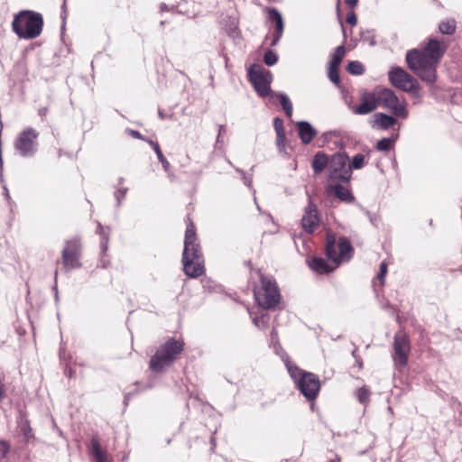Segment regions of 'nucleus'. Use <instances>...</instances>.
<instances>
[{
    "label": "nucleus",
    "instance_id": "40",
    "mask_svg": "<svg viewBox=\"0 0 462 462\" xmlns=\"http://www.w3.org/2000/svg\"><path fill=\"white\" fill-rule=\"evenodd\" d=\"M129 134H130L134 138L143 139L142 134H141L138 131H135V130H130V131H129Z\"/></svg>",
    "mask_w": 462,
    "mask_h": 462
},
{
    "label": "nucleus",
    "instance_id": "41",
    "mask_svg": "<svg viewBox=\"0 0 462 462\" xmlns=\"http://www.w3.org/2000/svg\"><path fill=\"white\" fill-rule=\"evenodd\" d=\"M125 192H126V189H124V190H118L116 193V197L118 200H120L121 199H123L125 196Z\"/></svg>",
    "mask_w": 462,
    "mask_h": 462
},
{
    "label": "nucleus",
    "instance_id": "22",
    "mask_svg": "<svg viewBox=\"0 0 462 462\" xmlns=\"http://www.w3.org/2000/svg\"><path fill=\"white\" fill-rule=\"evenodd\" d=\"M328 163V156L323 152H318L312 161V168L315 173L322 172Z\"/></svg>",
    "mask_w": 462,
    "mask_h": 462
},
{
    "label": "nucleus",
    "instance_id": "5",
    "mask_svg": "<svg viewBox=\"0 0 462 462\" xmlns=\"http://www.w3.org/2000/svg\"><path fill=\"white\" fill-rule=\"evenodd\" d=\"M183 342L180 340L170 339L162 345L152 357L150 366L153 371H162L164 367L171 365L176 356L183 350Z\"/></svg>",
    "mask_w": 462,
    "mask_h": 462
},
{
    "label": "nucleus",
    "instance_id": "14",
    "mask_svg": "<svg viewBox=\"0 0 462 462\" xmlns=\"http://www.w3.org/2000/svg\"><path fill=\"white\" fill-rule=\"evenodd\" d=\"M80 242L78 238H72L66 242L62 251V263L67 269H75L80 266Z\"/></svg>",
    "mask_w": 462,
    "mask_h": 462
},
{
    "label": "nucleus",
    "instance_id": "33",
    "mask_svg": "<svg viewBox=\"0 0 462 462\" xmlns=\"http://www.w3.org/2000/svg\"><path fill=\"white\" fill-rule=\"evenodd\" d=\"M337 69L338 68L334 66L329 65L328 67V78L333 83L337 85L339 83V75Z\"/></svg>",
    "mask_w": 462,
    "mask_h": 462
},
{
    "label": "nucleus",
    "instance_id": "35",
    "mask_svg": "<svg viewBox=\"0 0 462 462\" xmlns=\"http://www.w3.org/2000/svg\"><path fill=\"white\" fill-rule=\"evenodd\" d=\"M273 125H274V128H275L276 134L284 133V131H283V122H282V119L275 118L274 122H273Z\"/></svg>",
    "mask_w": 462,
    "mask_h": 462
},
{
    "label": "nucleus",
    "instance_id": "30",
    "mask_svg": "<svg viewBox=\"0 0 462 462\" xmlns=\"http://www.w3.org/2000/svg\"><path fill=\"white\" fill-rule=\"evenodd\" d=\"M269 321L267 314L262 313L260 316L254 317L253 322L259 328H265Z\"/></svg>",
    "mask_w": 462,
    "mask_h": 462
},
{
    "label": "nucleus",
    "instance_id": "11",
    "mask_svg": "<svg viewBox=\"0 0 462 462\" xmlns=\"http://www.w3.org/2000/svg\"><path fill=\"white\" fill-rule=\"evenodd\" d=\"M347 162L348 157L346 153L338 152L334 154L329 162V178L331 180L348 181L352 171L347 166Z\"/></svg>",
    "mask_w": 462,
    "mask_h": 462
},
{
    "label": "nucleus",
    "instance_id": "8",
    "mask_svg": "<svg viewBox=\"0 0 462 462\" xmlns=\"http://www.w3.org/2000/svg\"><path fill=\"white\" fill-rule=\"evenodd\" d=\"M377 98L379 105L390 110L394 116L402 118L408 116L405 99L398 97L392 89L378 88Z\"/></svg>",
    "mask_w": 462,
    "mask_h": 462
},
{
    "label": "nucleus",
    "instance_id": "39",
    "mask_svg": "<svg viewBox=\"0 0 462 462\" xmlns=\"http://www.w3.org/2000/svg\"><path fill=\"white\" fill-rule=\"evenodd\" d=\"M285 134L284 133L277 134V145L280 149L284 146Z\"/></svg>",
    "mask_w": 462,
    "mask_h": 462
},
{
    "label": "nucleus",
    "instance_id": "6",
    "mask_svg": "<svg viewBox=\"0 0 462 462\" xmlns=\"http://www.w3.org/2000/svg\"><path fill=\"white\" fill-rule=\"evenodd\" d=\"M352 245L346 238L337 240L334 235L327 236L326 252L329 261L338 265L341 262L348 261L352 255Z\"/></svg>",
    "mask_w": 462,
    "mask_h": 462
},
{
    "label": "nucleus",
    "instance_id": "2",
    "mask_svg": "<svg viewBox=\"0 0 462 462\" xmlns=\"http://www.w3.org/2000/svg\"><path fill=\"white\" fill-rule=\"evenodd\" d=\"M182 262L183 270L188 276L196 278L203 273L204 266L199 245L197 243L195 226L190 221L185 232Z\"/></svg>",
    "mask_w": 462,
    "mask_h": 462
},
{
    "label": "nucleus",
    "instance_id": "44",
    "mask_svg": "<svg viewBox=\"0 0 462 462\" xmlns=\"http://www.w3.org/2000/svg\"><path fill=\"white\" fill-rule=\"evenodd\" d=\"M245 183L247 185V186H250L251 185V181L248 180L246 178H245Z\"/></svg>",
    "mask_w": 462,
    "mask_h": 462
},
{
    "label": "nucleus",
    "instance_id": "15",
    "mask_svg": "<svg viewBox=\"0 0 462 462\" xmlns=\"http://www.w3.org/2000/svg\"><path fill=\"white\" fill-rule=\"evenodd\" d=\"M379 106L377 89L372 92H364L361 95V104L353 108V112L358 115H367L376 109Z\"/></svg>",
    "mask_w": 462,
    "mask_h": 462
},
{
    "label": "nucleus",
    "instance_id": "25",
    "mask_svg": "<svg viewBox=\"0 0 462 462\" xmlns=\"http://www.w3.org/2000/svg\"><path fill=\"white\" fill-rule=\"evenodd\" d=\"M149 144L152 147V149L156 152L157 157H158L159 161L162 162L164 171H168L169 169H170V163L166 160L164 155L162 154V151L160 149L159 144L157 143L152 142V141H149Z\"/></svg>",
    "mask_w": 462,
    "mask_h": 462
},
{
    "label": "nucleus",
    "instance_id": "16",
    "mask_svg": "<svg viewBox=\"0 0 462 462\" xmlns=\"http://www.w3.org/2000/svg\"><path fill=\"white\" fill-rule=\"evenodd\" d=\"M319 217L317 208L312 205H309L305 208L304 215L302 216L301 225L302 228L308 232L312 233L319 226Z\"/></svg>",
    "mask_w": 462,
    "mask_h": 462
},
{
    "label": "nucleus",
    "instance_id": "32",
    "mask_svg": "<svg viewBox=\"0 0 462 462\" xmlns=\"http://www.w3.org/2000/svg\"><path fill=\"white\" fill-rule=\"evenodd\" d=\"M264 62L266 65L268 66H273L274 65L277 60H278V57L277 55L272 51H268L265 54H264Z\"/></svg>",
    "mask_w": 462,
    "mask_h": 462
},
{
    "label": "nucleus",
    "instance_id": "27",
    "mask_svg": "<svg viewBox=\"0 0 462 462\" xmlns=\"http://www.w3.org/2000/svg\"><path fill=\"white\" fill-rule=\"evenodd\" d=\"M456 23L454 20L443 21L439 23V29L444 34H451L455 32Z\"/></svg>",
    "mask_w": 462,
    "mask_h": 462
},
{
    "label": "nucleus",
    "instance_id": "23",
    "mask_svg": "<svg viewBox=\"0 0 462 462\" xmlns=\"http://www.w3.org/2000/svg\"><path fill=\"white\" fill-rule=\"evenodd\" d=\"M331 191H333L335 195L343 201H348L353 199L350 191L341 185H335L333 187L328 186V192L330 194Z\"/></svg>",
    "mask_w": 462,
    "mask_h": 462
},
{
    "label": "nucleus",
    "instance_id": "9",
    "mask_svg": "<svg viewBox=\"0 0 462 462\" xmlns=\"http://www.w3.org/2000/svg\"><path fill=\"white\" fill-rule=\"evenodd\" d=\"M39 133L32 127L23 130L14 142L15 150L23 157L32 156L37 151Z\"/></svg>",
    "mask_w": 462,
    "mask_h": 462
},
{
    "label": "nucleus",
    "instance_id": "36",
    "mask_svg": "<svg viewBox=\"0 0 462 462\" xmlns=\"http://www.w3.org/2000/svg\"><path fill=\"white\" fill-rule=\"evenodd\" d=\"M387 273V265L384 262L380 264V273L378 274V279L381 282H383V279Z\"/></svg>",
    "mask_w": 462,
    "mask_h": 462
},
{
    "label": "nucleus",
    "instance_id": "18",
    "mask_svg": "<svg viewBox=\"0 0 462 462\" xmlns=\"http://www.w3.org/2000/svg\"><path fill=\"white\" fill-rule=\"evenodd\" d=\"M310 268L318 273H327L334 271L337 265H335L334 263L329 261L328 263L326 260L321 258H314L310 263Z\"/></svg>",
    "mask_w": 462,
    "mask_h": 462
},
{
    "label": "nucleus",
    "instance_id": "38",
    "mask_svg": "<svg viewBox=\"0 0 462 462\" xmlns=\"http://www.w3.org/2000/svg\"><path fill=\"white\" fill-rule=\"evenodd\" d=\"M346 22L352 25V26H355L356 24V22H357V18L354 12H350L348 14H347V17H346Z\"/></svg>",
    "mask_w": 462,
    "mask_h": 462
},
{
    "label": "nucleus",
    "instance_id": "7",
    "mask_svg": "<svg viewBox=\"0 0 462 462\" xmlns=\"http://www.w3.org/2000/svg\"><path fill=\"white\" fill-rule=\"evenodd\" d=\"M261 287L254 290L255 300L263 309H270L276 306L280 300V293L275 282L261 273Z\"/></svg>",
    "mask_w": 462,
    "mask_h": 462
},
{
    "label": "nucleus",
    "instance_id": "4",
    "mask_svg": "<svg viewBox=\"0 0 462 462\" xmlns=\"http://www.w3.org/2000/svg\"><path fill=\"white\" fill-rule=\"evenodd\" d=\"M286 367L291 377L297 383L300 393L308 400H314L317 397L320 387L318 377L311 373L300 370L289 361L286 362Z\"/></svg>",
    "mask_w": 462,
    "mask_h": 462
},
{
    "label": "nucleus",
    "instance_id": "3",
    "mask_svg": "<svg viewBox=\"0 0 462 462\" xmlns=\"http://www.w3.org/2000/svg\"><path fill=\"white\" fill-rule=\"evenodd\" d=\"M43 25L41 14L32 11H21L12 23L13 31L23 39H33L42 32Z\"/></svg>",
    "mask_w": 462,
    "mask_h": 462
},
{
    "label": "nucleus",
    "instance_id": "21",
    "mask_svg": "<svg viewBox=\"0 0 462 462\" xmlns=\"http://www.w3.org/2000/svg\"><path fill=\"white\" fill-rule=\"evenodd\" d=\"M91 453L97 462H110L106 452L101 449L99 441L95 437L91 439Z\"/></svg>",
    "mask_w": 462,
    "mask_h": 462
},
{
    "label": "nucleus",
    "instance_id": "24",
    "mask_svg": "<svg viewBox=\"0 0 462 462\" xmlns=\"http://www.w3.org/2000/svg\"><path fill=\"white\" fill-rule=\"evenodd\" d=\"M345 54H346L345 47L343 45L338 46L335 50V52L332 55L331 60L329 62V65L338 68L340 63H341V61H342V60H343V58L345 57Z\"/></svg>",
    "mask_w": 462,
    "mask_h": 462
},
{
    "label": "nucleus",
    "instance_id": "26",
    "mask_svg": "<svg viewBox=\"0 0 462 462\" xmlns=\"http://www.w3.org/2000/svg\"><path fill=\"white\" fill-rule=\"evenodd\" d=\"M277 97L280 98L281 105L288 117L292 116V105L289 97L285 94H278Z\"/></svg>",
    "mask_w": 462,
    "mask_h": 462
},
{
    "label": "nucleus",
    "instance_id": "10",
    "mask_svg": "<svg viewBox=\"0 0 462 462\" xmlns=\"http://www.w3.org/2000/svg\"><path fill=\"white\" fill-rule=\"evenodd\" d=\"M248 75L254 89L261 97H266L270 94L273 75L269 70L254 65L250 68Z\"/></svg>",
    "mask_w": 462,
    "mask_h": 462
},
{
    "label": "nucleus",
    "instance_id": "13",
    "mask_svg": "<svg viewBox=\"0 0 462 462\" xmlns=\"http://www.w3.org/2000/svg\"><path fill=\"white\" fill-rule=\"evenodd\" d=\"M389 80L394 87L406 92L418 88L417 80L401 68H393L390 70Z\"/></svg>",
    "mask_w": 462,
    "mask_h": 462
},
{
    "label": "nucleus",
    "instance_id": "12",
    "mask_svg": "<svg viewBox=\"0 0 462 462\" xmlns=\"http://www.w3.org/2000/svg\"><path fill=\"white\" fill-rule=\"evenodd\" d=\"M410 353V340L403 333H397L394 336L393 360L398 369L406 366Z\"/></svg>",
    "mask_w": 462,
    "mask_h": 462
},
{
    "label": "nucleus",
    "instance_id": "17",
    "mask_svg": "<svg viewBox=\"0 0 462 462\" xmlns=\"http://www.w3.org/2000/svg\"><path fill=\"white\" fill-rule=\"evenodd\" d=\"M297 127L300 138L303 143H310L317 134L315 129L308 122L305 121L298 122Z\"/></svg>",
    "mask_w": 462,
    "mask_h": 462
},
{
    "label": "nucleus",
    "instance_id": "29",
    "mask_svg": "<svg viewBox=\"0 0 462 462\" xmlns=\"http://www.w3.org/2000/svg\"><path fill=\"white\" fill-rule=\"evenodd\" d=\"M346 69L353 75H361L364 72V67L359 61L349 62Z\"/></svg>",
    "mask_w": 462,
    "mask_h": 462
},
{
    "label": "nucleus",
    "instance_id": "20",
    "mask_svg": "<svg viewBox=\"0 0 462 462\" xmlns=\"http://www.w3.org/2000/svg\"><path fill=\"white\" fill-rule=\"evenodd\" d=\"M395 122L396 121L394 117L383 113H377L374 116V119L372 121V127L387 129L393 126L395 124Z\"/></svg>",
    "mask_w": 462,
    "mask_h": 462
},
{
    "label": "nucleus",
    "instance_id": "43",
    "mask_svg": "<svg viewBox=\"0 0 462 462\" xmlns=\"http://www.w3.org/2000/svg\"><path fill=\"white\" fill-rule=\"evenodd\" d=\"M101 248L103 251H106L107 249V242H103L101 244Z\"/></svg>",
    "mask_w": 462,
    "mask_h": 462
},
{
    "label": "nucleus",
    "instance_id": "47",
    "mask_svg": "<svg viewBox=\"0 0 462 462\" xmlns=\"http://www.w3.org/2000/svg\"><path fill=\"white\" fill-rule=\"evenodd\" d=\"M222 131H224V128H223V126H220L218 136L220 135Z\"/></svg>",
    "mask_w": 462,
    "mask_h": 462
},
{
    "label": "nucleus",
    "instance_id": "46",
    "mask_svg": "<svg viewBox=\"0 0 462 462\" xmlns=\"http://www.w3.org/2000/svg\"><path fill=\"white\" fill-rule=\"evenodd\" d=\"M3 398V389L0 387V400Z\"/></svg>",
    "mask_w": 462,
    "mask_h": 462
},
{
    "label": "nucleus",
    "instance_id": "1",
    "mask_svg": "<svg viewBox=\"0 0 462 462\" xmlns=\"http://www.w3.org/2000/svg\"><path fill=\"white\" fill-rule=\"evenodd\" d=\"M445 46L443 42L430 40L423 50H411L406 55L407 64L423 81L433 83L436 80V65L439 63Z\"/></svg>",
    "mask_w": 462,
    "mask_h": 462
},
{
    "label": "nucleus",
    "instance_id": "48",
    "mask_svg": "<svg viewBox=\"0 0 462 462\" xmlns=\"http://www.w3.org/2000/svg\"><path fill=\"white\" fill-rule=\"evenodd\" d=\"M272 336H273V337L276 336V334H275V332H274V331H273V332H272Z\"/></svg>",
    "mask_w": 462,
    "mask_h": 462
},
{
    "label": "nucleus",
    "instance_id": "19",
    "mask_svg": "<svg viewBox=\"0 0 462 462\" xmlns=\"http://www.w3.org/2000/svg\"><path fill=\"white\" fill-rule=\"evenodd\" d=\"M269 13V19L271 21L275 22L276 24V32L274 35V39L272 42V45H275L280 38L282 37V32H283V20L282 17V14L275 9H270L268 11Z\"/></svg>",
    "mask_w": 462,
    "mask_h": 462
},
{
    "label": "nucleus",
    "instance_id": "31",
    "mask_svg": "<svg viewBox=\"0 0 462 462\" xmlns=\"http://www.w3.org/2000/svg\"><path fill=\"white\" fill-rule=\"evenodd\" d=\"M356 395L361 403H366L369 401L370 392L366 387H362L356 391Z\"/></svg>",
    "mask_w": 462,
    "mask_h": 462
},
{
    "label": "nucleus",
    "instance_id": "28",
    "mask_svg": "<svg viewBox=\"0 0 462 462\" xmlns=\"http://www.w3.org/2000/svg\"><path fill=\"white\" fill-rule=\"evenodd\" d=\"M364 165H365V155H363L362 153H357L353 157L348 167L350 168V171H352V169L359 170V169L363 168Z\"/></svg>",
    "mask_w": 462,
    "mask_h": 462
},
{
    "label": "nucleus",
    "instance_id": "42",
    "mask_svg": "<svg viewBox=\"0 0 462 462\" xmlns=\"http://www.w3.org/2000/svg\"><path fill=\"white\" fill-rule=\"evenodd\" d=\"M345 1H346V4L347 5H349L350 7H355L358 3V0H345Z\"/></svg>",
    "mask_w": 462,
    "mask_h": 462
},
{
    "label": "nucleus",
    "instance_id": "45",
    "mask_svg": "<svg viewBox=\"0 0 462 462\" xmlns=\"http://www.w3.org/2000/svg\"><path fill=\"white\" fill-rule=\"evenodd\" d=\"M339 23H340V25H341L342 31H343V32L345 33V29H344L343 22L340 20V21H339Z\"/></svg>",
    "mask_w": 462,
    "mask_h": 462
},
{
    "label": "nucleus",
    "instance_id": "34",
    "mask_svg": "<svg viewBox=\"0 0 462 462\" xmlns=\"http://www.w3.org/2000/svg\"><path fill=\"white\" fill-rule=\"evenodd\" d=\"M391 144H392V142L390 139L388 138H383L380 141L377 142L376 143V148L379 150V151H387L390 149L391 147Z\"/></svg>",
    "mask_w": 462,
    "mask_h": 462
},
{
    "label": "nucleus",
    "instance_id": "37",
    "mask_svg": "<svg viewBox=\"0 0 462 462\" xmlns=\"http://www.w3.org/2000/svg\"><path fill=\"white\" fill-rule=\"evenodd\" d=\"M9 450V446L6 442L0 440V459L4 458Z\"/></svg>",
    "mask_w": 462,
    "mask_h": 462
}]
</instances>
